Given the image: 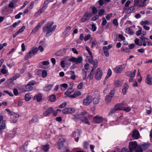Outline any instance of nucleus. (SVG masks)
Returning <instances> with one entry per match:
<instances>
[{
	"label": "nucleus",
	"instance_id": "43",
	"mask_svg": "<svg viewBox=\"0 0 152 152\" xmlns=\"http://www.w3.org/2000/svg\"><path fill=\"white\" fill-rule=\"evenodd\" d=\"M4 123H0V133L2 132V130L5 128V126Z\"/></svg>",
	"mask_w": 152,
	"mask_h": 152
},
{
	"label": "nucleus",
	"instance_id": "20",
	"mask_svg": "<svg viewBox=\"0 0 152 152\" xmlns=\"http://www.w3.org/2000/svg\"><path fill=\"white\" fill-rule=\"evenodd\" d=\"M34 99L36 100L37 102H39L42 100V96L41 94H38L37 95H36L34 97Z\"/></svg>",
	"mask_w": 152,
	"mask_h": 152
},
{
	"label": "nucleus",
	"instance_id": "10",
	"mask_svg": "<svg viewBox=\"0 0 152 152\" xmlns=\"http://www.w3.org/2000/svg\"><path fill=\"white\" fill-rule=\"evenodd\" d=\"M45 22V21L42 20L39 23L35 28L32 30L31 32V33L34 34L37 32L39 28L44 24Z\"/></svg>",
	"mask_w": 152,
	"mask_h": 152
},
{
	"label": "nucleus",
	"instance_id": "46",
	"mask_svg": "<svg viewBox=\"0 0 152 152\" xmlns=\"http://www.w3.org/2000/svg\"><path fill=\"white\" fill-rule=\"evenodd\" d=\"M131 109L130 107H124L123 110L126 112H129L131 110Z\"/></svg>",
	"mask_w": 152,
	"mask_h": 152
},
{
	"label": "nucleus",
	"instance_id": "30",
	"mask_svg": "<svg viewBox=\"0 0 152 152\" xmlns=\"http://www.w3.org/2000/svg\"><path fill=\"white\" fill-rule=\"evenodd\" d=\"M140 24L141 25L144 26V25H149L151 24L149 21L145 20L144 21H142L140 23Z\"/></svg>",
	"mask_w": 152,
	"mask_h": 152
},
{
	"label": "nucleus",
	"instance_id": "22",
	"mask_svg": "<svg viewBox=\"0 0 152 152\" xmlns=\"http://www.w3.org/2000/svg\"><path fill=\"white\" fill-rule=\"evenodd\" d=\"M136 72V70H134L133 72L131 71H127L126 72V76L130 77H134Z\"/></svg>",
	"mask_w": 152,
	"mask_h": 152
},
{
	"label": "nucleus",
	"instance_id": "29",
	"mask_svg": "<svg viewBox=\"0 0 152 152\" xmlns=\"http://www.w3.org/2000/svg\"><path fill=\"white\" fill-rule=\"evenodd\" d=\"M114 107L115 108L116 110H123V107H122L120 104H117Z\"/></svg>",
	"mask_w": 152,
	"mask_h": 152
},
{
	"label": "nucleus",
	"instance_id": "15",
	"mask_svg": "<svg viewBox=\"0 0 152 152\" xmlns=\"http://www.w3.org/2000/svg\"><path fill=\"white\" fill-rule=\"evenodd\" d=\"M53 111V108L50 107L47 108L43 113V116L46 117L49 115V114Z\"/></svg>",
	"mask_w": 152,
	"mask_h": 152
},
{
	"label": "nucleus",
	"instance_id": "45",
	"mask_svg": "<svg viewBox=\"0 0 152 152\" xmlns=\"http://www.w3.org/2000/svg\"><path fill=\"white\" fill-rule=\"evenodd\" d=\"M26 26H23L21 28H20L17 31L19 34L23 32L25 29Z\"/></svg>",
	"mask_w": 152,
	"mask_h": 152
},
{
	"label": "nucleus",
	"instance_id": "6",
	"mask_svg": "<svg viewBox=\"0 0 152 152\" xmlns=\"http://www.w3.org/2000/svg\"><path fill=\"white\" fill-rule=\"evenodd\" d=\"M93 98L90 95L87 96L83 100V104L85 106L89 105L92 102Z\"/></svg>",
	"mask_w": 152,
	"mask_h": 152
},
{
	"label": "nucleus",
	"instance_id": "23",
	"mask_svg": "<svg viewBox=\"0 0 152 152\" xmlns=\"http://www.w3.org/2000/svg\"><path fill=\"white\" fill-rule=\"evenodd\" d=\"M103 52L105 56L108 57L109 56L108 49L107 46H104L103 48Z\"/></svg>",
	"mask_w": 152,
	"mask_h": 152
},
{
	"label": "nucleus",
	"instance_id": "25",
	"mask_svg": "<svg viewBox=\"0 0 152 152\" xmlns=\"http://www.w3.org/2000/svg\"><path fill=\"white\" fill-rule=\"evenodd\" d=\"M113 97L111 96L110 95H108L106 96L105 98V101L106 104H109L111 101L112 98Z\"/></svg>",
	"mask_w": 152,
	"mask_h": 152
},
{
	"label": "nucleus",
	"instance_id": "21",
	"mask_svg": "<svg viewBox=\"0 0 152 152\" xmlns=\"http://www.w3.org/2000/svg\"><path fill=\"white\" fill-rule=\"evenodd\" d=\"M94 104H97L99 102L100 97L99 95L97 94L96 97L93 99Z\"/></svg>",
	"mask_w": 152,
	"mask_h": 152
},
{
	"label": "nucleus",
	"instance_id": "28",
	"mask_svg": "<svg viewBox=\"0 0 152 152\" xmlns=\"http://www.w3.org/2000/svg\"><path fill=\"white\" fill-rule=\"evenodd\" d=\"M17 0H13L10 2V8H14L16 6Z\"/></svg>",
	"mask_w": 152,
	"mask_h": 152
},
{
	"label": "nucleus",
	"instance_id": "5",
	"mask_svg": "<svg viewBox=\"0 0 152 152\" xmlns=\"http://www.w3.org/2000/svg\"><path fill=\"white\" fill-rule=\"evenodd\" d=\"M103 75L102 71L99 68H98L95 75L94 77L96 79L100 80L101 79Z\"/></svg>",
	"mask_w": 152,
	"mask_h": 152
},
{
	"label": "nucleus",
	"instance_id": "32",
	"mask_svg": "<svg viewBox=\"0 0 152 152\" xmlns=\"http://www.w3.org/2000/svg\"><path fill=\"white\" fill-rule=\"evenodd\" d=\"M49 148V145L48 144H46L43 146L42 149L44 151L47 152L48 151Z\"/></svg>",
	"mask_w": 152,
	"mask_h": 152
},
{
	"label": "nucleus",
	"instance_id": "38",
	"mask_svg": "<svg viewBox=\"0 0 152 152\" xmlns=\"http://www.w3.org/2000/svg\"><path fill=\"white\" fill-rule=\"evenodd\" d=\"M71 29V27L69 26H67L65 28V29L64 32V34L65 35Z\"/></svg>",
	"mask_w": 152,
	"mask_h": 152
},
{
	"label": "nucleus",
	"instance_id": "53",
	"mask_svg": "<svg viewBox=\"0 0 152 152\" xmlns=\"http://www.w3.org/2000/svg\"><path fill=\"white\" fill-rule=\"evenodd\" d=\"M142 28L140 27V30L137 31L136 32V34L137 36H139L141 34Z\"/></svg>",
	"mask_w": 152,
	"mask_h": 152
},
{
	"label": "nucleus",
	"instance_id": "48",
	"mask_svg": "<svg viewBox=\"0 0 152 152\" xmlns=\"http://www.w3.org/2000/svg\"><path fill=\"white\" fill-rule=\"evenodd\" d=\"M87 112L85 110H84L80 113V114H79L80 116L81 117L85 116L87 115Z\"/></svg>",
	"mask_w": 152,
	"mask_h": 152
},
{
	"label": "nucleus",
	"instance_id": "13",
	"mask_svg": "<svg viewBox=\"0 0 152 152\" xmlns=\"http://www.w3.org/2000/svg\"><path fill=\"white\" fill-rule=\"evenodd\" d=\"M104 120V118L99 116L96 115L94 117L93 121L96 123H101Z\"/></svg>",
	"mask_w": 152,
	"mask_h": 152
},
{
	"label": "nucleus",
	"instance_id": "49",
	"mask_svg": "<svg viewBox=\"0 0 152 152\" xmlns=\"http://www.w3.org/2000/svg\"><path fill=\"white\" fill-rule=\"evenodd\" d=\"M83 147L86 149H87L88 147V143L87 141L84 142L83 144Z\"/></svg>",
	"mask_w": 152,
	"mask_h": 152
},
{
	"label": "nucleus",
	"instance_id": "16",
	"mask_svg": "<svg viewBox=\"0 0 152 152\" xmlns=\"http://www.w3.org/2000/svg\"><path fill=\"white\" fill-rule=\"evenodd\" d=\"M66 50L65 48L59 50L56 53L55 55L57 56H62L65 55L66 53Z\"/></svg>",
	"mask_w": 152,
	"mask_h": 152
},
{
	"label": "nucleus",
	"instance_id": "47",
	"mask_svg": "<svg viewBox=\"0 0 152 152\" xmlns=\"http://www.w3.org/2000/svg\"><path fill=\"white\" fill-rule=\"evenodd\" d=\"M86 49L87 51L88 52L91 57H93L92 54L91 52L90 51V49L89 47L88 46L86 47Z\"/></svg>",
	"mask_w": 152,
	"mask_h": 152
},
{
	"label": "nucleus",
	"instance_id": "50",
	"mask_svg": "<svg viewBox=\"0 0 152 152\" xmlns=\"http://www.w3.org/2000/svg\"><path fill=\"white\" fill-rule=\"evenodd\" d=\"M25 99L26 101H29L31 99V97L28 94H26L25 95Z\"/></svg>",
	"mask_w": 152,
	"mask_h": 152
},
{
	"label": "nucleus",
	"instance_id": "62",
	"mask_svg": "<svg viewBox=\"0 0 152 152\" xmlns=\"http://www.w3.org/2000/svg\"><path fill=\"white\" fill-rule=\"evenodd\" d=\"M94 73L93 72H91L89 75H88V78L90 79H91L93 78Z\"/></svg>",
	"mask_w": 152,
	"mask_h": 152
},
{
	"label": "nucleus",
	"instance_id": "42",
	"mask_svg": "<svg viewBox=\"0 0 152 152\" xmlns=\"http://www.w3.org/2000/svg\"><path fill=\"white\" fill-rule=\"evenodd\" d=\"M20 76L19 74H17L14 75L12 77H11V78L10 79V80L13 81L15 80L18 78Z\"/></svg>",
	"mask_w": 152,
	"mask_h": 152
},
{
	"label": "nucleus",
	"instance_id": "39",
	"mask_svg": "<svg viewBox=\"0 0 152 152\" xmlns=\"http://www.w3.org/2000/svg\"><path fill=\"white\" fill-rule=\"evenodd\" d=\"M117 110H116L115 108V107L114 108H113L111 109L110 112L108 113V115H111L113 114L114 113H115L116 111H117Z\"/></svg>",
	"mask_w": 152,
	"mask_h": 152
},
{
	"label": "nucleus",
	"instance_id": "19",
	"mask_svg": "<svg viewBox=\"0 0 152 152\" xmlns=\"http://www.w3.org/2000/svg\"><path fill=\"white\" fill-rule=\"evenodd\" d=\"M132 136L133 138L134 139H138L140 136L139 132L137 130H134L133 131Z\"/></svg>",
	"mask_w": 152,
	"mask_h": 152
},
{
	"label": "nucleus",
	"instance_id": "54",
	"mask_svg": "<svg viewBox=\"0 0 152 152\" xmlns=\"http://www.w3.org/2000/svg\"><path fill=\"white\" fill-rule=\"evenodd\" d=\"M91 43L92 44L91 47L92 48H94L97 44V42L95 40L92 41Z\"/></svg>",
	"mask_w": 152,
	"mask_h": 152
},
{
	"label": "nucleus",
	"instance_id": "8",
	"mask_svg": "<svg viewBox=\"0 0 152 152\" xmlns=\"http://www.w3.org/2000/svg\"><path fill=\"white\" fill-rule=\"evenodd\" d=\"M139 145H137V143L136 141L130 142L129 145V152H133L134 150L136 149Z\"/></svg>",
	"mask_w": 152,
	"mask_h": 152
},
{
	"label": "nucleus",
	"instance_id": "52",
	"mask_svg": "<svg viewBox=\"0 0 152 152\" xmlns=\"http://www.w3.org/2000/svg\"><path fill=\"white\" fill-rule=\"evenodd\" d=\"M115 85L116 87H119L121 85V83H120V82L119 80H116L115 82Z\"/></svg>",
	"mask_w": 152,
	"mask_h": 152
},
{
	"label": "nucleus",
	"instance_id": "57",
	"mask_svg": "<svg viewBox=\"0 0 152 152\" xmlns=\"http://www.w3.org/2000/svg\"><path fill=\"white\" fill-rule=\"evenodd\" d=\"M47 72L45 70H44L42 72V76L43 78L47 76Z\"/></svg>",
	"mask_w": 152,
	"mask_h": 152
},
{
	"label": "nucleus",
	"instance_id": "9",
	"mask_svg": "<svg viewBox=\"0 0 152 152\" xmlns=\"http://www.w3.org/2000/svg\"><path fill=\"white\" fill-rule=\"evenodd\" d=\"M83 58L81 56H79L77 58L75 57H72L68 59L69 61L75 62L76 64L81 63L83 61Z\"/></svg>",
	"mask_w": 152,
	"mask_h": 152
},
{
	"label": "nucleus",
	"instance_id": "37",
	"mask_svg": "<svg viewBox=\"0 0 152 152\" xmlns=\"http://www.w3.org/2000/svg\"><path fill=\"white\" fill-rule=\"evenodd\" d=\"M134 41L136 45H138L140 46H142V42L141 41V43H139V42H140V41L138 38H136V39H134Z\"/></svg>",
	"mask_w": 152,
	"mask_h": 152
},
{
	"label": "nucleus",
	"instance_id": "64",
	"mask_svg": "<svg viewBox=\"0 0 152 152\" xmlns=\"http://www.w3.org/2000/svg\"><path fill=\"white\" fill-rule=\"evenodd\" d=\"M107 23V20L105 18H102V21L101 24L103 26H105Z\"/></svg>",
	"mask_w": 152,
	"mask_h": 152
},
{
	"label": "nucleus",
	"instance_id": "56",
	"mask_svg": "<svg viewBox=\"0 0 152 152\" xmlns=\"http://www.w3.org/2000/svg\"><path fill=\"white\" fill-rule=\"evenodd\" d=\"M20 150L21 151H24L25 152L28 151L27 147L23 146L20 148Z\"/></svg>",
	"mask_w": 152,
	"mask_h": 152
},
{
	"label": "nucleus",
	"instance_id": "36",
	"mask_svg": "<svg viewBox=\"0 0 152 152\" xmlns=\"http://www.w3.org/2000/svg\"><path fill=\"white\" fill-rule=\"evenodd\" d=\"M38 48H33L30 51L31 53L32 54L34 55L36 54L38 51Z\"/></svg>",
	"mask_w": 152,
	"mask_h": 152
},
{
	"label": "nucleus",
	"instance_id": "17",
	"mask_svg": "<svg viewBox=\"0 0 152 152\" xmlns=\"http://www.w3.org/2000/svg\"><path fill=\"white\" fill-rule=\"evenodd\" d=\"M89 62L92 64L95 68H96L97 66L98 61L96 59L93 60V57L88 59Z\"/></svg>",
	"mask_w": 152,
	"mask_h": 152
},
{
	"label": "nucleus",
	"instance_id": "58",
	"mask_svg": "<svg viewBox=\"0 0 152 152\" xmlns=\"http://www.w3.org/2000/svg\"><path fill=\"white\" fill-rule=\"evenodd\" d=\"M134 7L132 6V7H131L129 9H128V10L127 12V13L128 14H129V13H131L132 12V11L134 10Z\"/></svg>",
	"mask_w": 152,
	"mask_h": 152
},
{
	"label": "nucleus",
	"instance_id": "24",
	"mask_svg": "<svg viewBox=\"0 0 152 152\" xmlns=\"http://www.w3.org/2000/svg\"><path fill=\"white\" fill-rule=\"evenodd\" d=\"M68 73L71 75L70 78L71 79L74 80L76 78V76L75 74L74 71H70L68 72Z\"/></svg>",
	"mask_w": 152,
	"mask_h": 152
},
{
	"label": "nucleus",
	"instance_id": "60",
	"mask_svg": "<svg viewBox=\"0 0 152 152\" xmlns=\"http://www.w3.org/2000/svg\"><path fill=\"white\" fill-rule=\"evenodd\" d=\"M115 90L114 89H113L112 90L110 91L109 93V95H110L111 96H112V97H113L115 94Z\"/></svg>",
	"mask_w": 152,
	"mask_h": 152
},
{
	"label": "nucleus",
	"instance_id": "18",
	"mask_svg": "<svg viewBox=\"0 0 152 152\" xmlns=\"http://www.w3.org/2000/svg\"><path fill=\"white\" fill-rule=\"evenodd\" d=\"M1 12L2 14L7 15L9 13V8L7 6H5L2 8Z\"/></svg>",
	"mask_w": 152,
	"mask_h": 152
},
{
	"label": "nucleus",
	"instance_id": "27",
	"mask_svg": "<svg viewBox=\"0 0 152 152\" xmlns=\"http://www.w3.org/2000/svg\"><path fill=\"white\" fill-rule=\"evenodd\" d=\"M56 99V96L54 94H52L49 97V100L51 102H54Z\"/></svg>",
	"mask_w": 152,
	"mask_h": 152
},
{
	"label": "nucleus",
	"instance_id": "40",
	"mask_svg": "<svg viewBox=\"0 0 152 152\" xmlns=\"http://www.w3.org/2000/svg\"><path fill=\"white\" fill-rule=\"evenodd\" d=\"M52 85H49L45 86L44 88V90L46 91H48L51 89L53 87Z\"/></svg>",
	"mask_w": 152,
	"mask_h": 152
},
{
	"label": "nucleus",
	"instance_id": "1",
	"mask_svg": "<svg viewBox=\"0 0 152 152\" xmlns=\"http://www.w3.org/2000/svg\"><path fill=\"white\" fill-rule=\"evenodd\" d=\"M53 22H49L45 25L43 28L42 31L44 33H46V37H48L51 35L56 29V26L55 25L53 26Z\"/></svg>",
	"mask_w": 152,
	"mask_h": 152
},
{
	"label": "nucleus",
	"instance_id": "33",
	"mask_svg": "<svg viewBox=\"0 0 152 152\" xmlns=\"http://www.w3.org/2000/svg\"><path fill=\"white\" fill-rule=\"evenodd\" d=\"M87 71L84 70V69H83L82 70V75L83 80H85L87 76Z\"/></svg>",
	"mask_w": 152,
	"mask_h": 152
},
{
	"label": "nucleus",
	"instance_id": "55",
	"mask_svg": "<svg viewBox=\"0 0 152 152\" xmlns=\"http://www.w3.org/2000/svg\"><path fill=\"white\" fill-rule=\"evenodd\" d=\"M105 12V10L104 9H101L99 11L98 14L99 16H102V15Z\"/></svg>",
	"mask_w": 152,
	"mask_h": 152
},
{
	"label": "nucleus",
	"instance_id": "34",
	"mask_svg": "<svg viewBox=\"0 0 152 152\" xmlns=\"http://www.w3.org/2000/svg\"><path fill=\"white\" fill-rule=\"evenodd\" d=\"M33 56V55L31 53L30 51L28 53L25 57V59L26 60H27L28 59L31 58Z\"/></svg>",
	"mask_w": 152,
	"mask_h": 152
},
{
	"label": "nucleus",
	"instance_id": "61",
	"mask_svg": "<svg viewBox=\"0 0 152 152\" xmlns=\"http://www.w3.org/2000/svg\"><path fill=\"white\" fill-rule=\"evenodd\" d=\"M112 15V13H109L106 16V18L107 20H110V19L111 18Z\"/></svg>",
	"mask_w": 152,
	"mask_h": 152
},
{
	"label": "nucleus",
	"instance_id": "3",
	"mask_svg": "<svg viewBox=\"0 0 152 152\" xmlns=\"http://www.w3.org/2000/svg\"><path fill=\"white\" fill-rule=\"evenodd\" d=\"M126 67V64H123L116 66L114 69V72L117 74L121 73Z\"/></svg>",
	"mask_w": 152,
	"mask_h": 152
},
{
	"label": "nucleus",
	"instance_id": "11",
	"mask_svg": "<svg viewBox=\"0 0 152 152\" xmlns=\"http://www.w3.org/2000/svg\"><path fill=\"white\" fill-rule=\"evenodd\" d=\"M75 110L73 108L66 107L62 110V112L64 114L72 113H74Z\"/></svg>",
	"mask_w": 152,
	"mask_h": 152
},
{
	"label": "nucleus",
	"instance_id": "14",
	"mask_svg": "<svg viewBox=\"0 0 152 152\" xmlns=\"http://www.w3.org/2000/svg\"><path fill=\"white\" fill-rule=\"evenodd\" d=\"M65 142V140L64 138H61L59 139L58 144V148L61 150L63 147L64 143Z\"/></svg>",
	"mask_w": 152,
	"mask_h": 152
},
{
	"label": "nucleus",
	"instance_id": "41",
	"mask_svg": "<svg viewBox=\"0 0 152 152\" xmlns=\"http://www.w3.org/2000/svg\"><path fill=\"white\" fill-rule=\"evenodd\" d=\"M135 152H143V150L141 146L139 145L135 149Z\"/></svg>",
	"mask_w": 152,
	"mask_h": 152
},
{
	"label": "nucleus",
	"instance_id": "59",
	"mask_svg": "<svg viewBox=\"0 0 152 152\" xmlns=\"http://www.w3.org/2000/svg\"><path fill=\"white\" fill-rule=\"evenodd\" d=\"M89 64L87 63H86L84 65V68L83 69H84V70L87 71L88 69Z\"/></svg>",
	"mask_w": 152,
	"mask_h": 152
},
{
	"label": "nucleus",
	"instance_id": "35",
	"mask_svg": "<svg viewBox=\"0 0 152 152\" xmlns=\"http://www.w3.org/2000/svg\"><path fill=\"white\" fill-rule=\"evenodd\" d=\"M73 91V88H69L64 93L66 95H69Z\"/></svg>",
	"mask_w": 152,
	"mask_h": 152
},
{
	"label": "nucleus",
	"instance_id": "26",
	"mask_svg": "<svg viewBox=\"0 0 152 152\" xmlns=\"http://www.w3.org/2000/svg\"><path fill=\"white\" fill-rule=\"evenodd\" d=\"M145 82L148 84L151 85L152 84L151 78L150 77L149 75H148L147 76V78L145 79Z\"/></svg>",
	"mask_w": 152,
	"mask_h": 152
},
{
	"label": "nucleus",
	"instance_id": "51",
	"mask_svg": "<svg viewBox=\"0 0 152 152\" xmlns=\"http://www.w3.org/2000/svg\"><path fill=\"white\" fill-rule=\"evenodd\" d=\"M140 39L142 42L145 43H147L148 40V39L147 38L145 37H142L140 38Z\"/></svg>",
	"mask_w": 152,
	"mask_h": 152
},
{
	"label": "nucleus",
	"instance_id": "12",
	"mask_svg": "<svg viewBox=\"0 0 152 152\" xmlns=\"http://www.w3.org/2000/svg\"><path fill=\"white\" fill-rule=\"evenodd\" d=\"M90 14L88 13H86L83 15L81 19V22H85L88 21L91 17Z\"/></svg>",
	"mask_w": 152,
	"mask_h": 152
},
{
	"label": "nucleus",
	"instance_id": "44",
	"mask_svg": "<svg viewBox=\"0 0 152 152\" xmlns=\"http://www.w3.org/2000/svg\"><path fill=\"white\" fill-rule=\"evenodd\" d=\"M38 121V117L35 116L31 120V121L32 123L37 122Z\"/></svg>",
	"mask_w": 152,
	"mask_h": 152
},
{
	"label": "nucleus",
	"instance_id": "31",
	"mask_svg": "<svg viewBox=\"0 0 152 152\" xmlns=\"http://www.w3.org/2000/svg\"><path fill=\"white\" fill-rule=\"evenodd\" d=\"M44 12V11L42 9H40L35 14L34 16L36 17H37Z\"/></svg>",
	"mask_w": 152,
	"mask_h": 152
},
{
	"label": "nucleus",
	"instance_id": "4",
	"mask_svg": "<svg viewBox=\"0 0 152 152\" xmlns=\"http://www.w3.org/2000/svg\"><path fill=\"white\" fill-rule=\"evenodd\" d=\"M74 119L75 120L76 119H79L80 121L84 123L87 124L88 125L90 124V123L88 121L87 118L85 116L81 117L80 116L79 114H76L75 116Z\"/></svg>",
	"mask_w": 152,
	"mask_h": 152
},
{
	"label": "nucleus",
	"instance_id": "2",
	"mask_svg": "<svg viewBox=\"0 0 152 152\" xmlns=\"http://www.w3.org/2000/svg\"><path fill=\"white\" fill-rule=\"evenodd\" d=\"M36 84V83L35 81L33 80L31 81L27 85L23 86L22 88L23 91L25 92L31 91L33 88L31 86Z\"/></svg>",
	"mask_w": 152,
	"mask_h": 152
},
{
	"label": "nucleus",
	"instance_id": "63",
	"mask_svg": "<svg viewBox=\"0 0 152 152\" xmlns=\"http://www.w3.org/2000/svg\"><path fill=\"white\" fill-rule=\"evenodd\" d=\"M66 104V103L65 102H63L59 107L60 108H62L64 107Z\"/></svg>",
	"mask_w": 152,
	"mask_h": 152
},
{
	"label": "nucleus",
	"instance_id": "7",
	"mask_svg": "<svg viewBox=\"0 0 152 152\" xmlns=\"http://www.w3.org/2000/svg\"><path fill=\"white\" fill-rule=\"evenodd\" d=\"M19 116L16 113L10 111V118L12 123H15L17 122L16 118H18Z\"/></svg>",
	"mask_w": 152,
	"mask_h": 152
}]
</instances>
